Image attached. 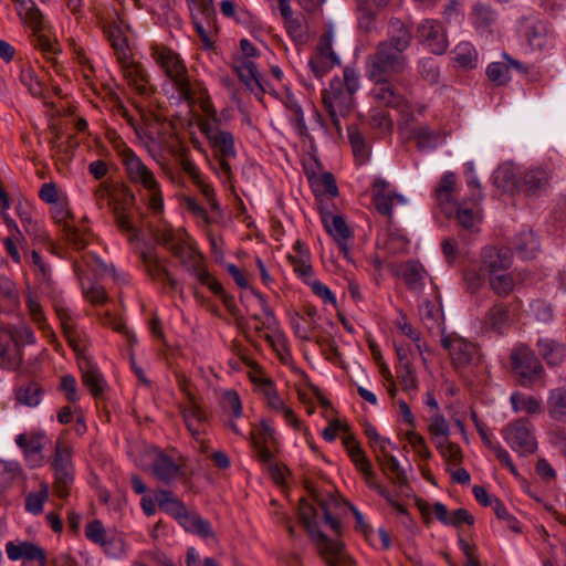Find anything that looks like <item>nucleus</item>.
Returning <instances> with one entry per match:
<instances>
[{"mask_svg": "<svg viewBox=\"0 0 566 566\" xmlns=\"http://www.w3.org/2000/svg\"><path fill=\"white\" fill-rule=\"evenodd\" d=\"M300 515L304 527L317 541V549L327 566H355V562L345 553L342 543L328 538L318 528V520L322 516L324 523L336 535L340 534V522L331 513L325 502H319L317 506H314L302 499Z\"/></svg>", "mask_w": 566, "mask_h": 566, "instance_id": "obj_1", "label": "nucleus"}, {"mask_svg": "<svg viewBox=\"0 0 566 566\" xmlns=\"http://www.w3.org/2000/svg\"><path fill=\"white\" fill-rule=\"evenodd\" d=\"M151 57L165 72L166 76L171 81L179 97L188 104L200 103L206 114L213 112V105L208 95V91L201 83L192 84L188 76V70L180 56L171 49L153 44L150 46Z\"/></svg>", "mask_w": 566, "mask_h": 566, "instance_id": "obj_2", "label": "nucleus"}, {"mask_svg": "<svg viewBox=\"0 0 566 566\" xmlns=\"http://www.w3.org/2000/svg\"><path fill=\"white\" fill-rule=\"evenodd\" d=\"M360 87L359 74L352 67L344 69V78L334 77L327 88L322 91V102L328 114L335 134L342 136L339 117H346L355 106L354 95Z\"/></svg>", "mask_w": 566, "mask_h": 566, "instance_id": "obj_3", "label": "nucleus"}, {"mask_svg": "<svg viewBox=\"0 0 566 566\" xmlns=\"http://www.w3.org/2000/svg\"><path fill=\"white\" fill-rule=\"evenodd\" d=\"M115 150L120 158L129 181L143 187L149 195V207L155 212L164 208V198L155 174L123 140L115 143Z\"/></svg>", "mask_w": 566, "mask_h": 566, "instance_id": "obj_4", "label": "nucleus"}, {"mask_svg": "<svg viewBox=\"0 0 566 566\" xmlns=\"http://www.w3.org/2000/svg\"><path fill=\"white\" fill-rule=\"evenodd\" d=\"M207 115L213 117V123L208 122L202 125V132L207 136L213 154L210 166L224 182H230L234 176L233 165L237 160L233 135L229 130L219 128L214 109Z\"/></svg>", "mask_w": 566, "mask_h": 566, "instance_id": "obj_5", "label": "nucleus"}, {"mask_svg": "<svg viewBox=\"0 0 566 566\" xmlns=\"http://www.w3.org/2000/svg\"><path fill=\"white\" fill-rule=\"evenodd\" d=\"M17 11L24 25L31 29V42L39 49L44 56L51 57L61 52L56 39L49 35L50 24L44 18L42 11L33 0H17Z\"/></svg>", "mask_w": 566, "mask_h": 566, "instance_id": "obj_6", "label": "nucleus"}, {"mask_svg": "<svg viewBox=\"0 0 566 566\" xmlns=\"http://www.w3.org/2000/svg\"><path fill=\"white\" fill-rule=\"evenodd\" d=\"M407 66V59L400 50H395L390 44L378 43L375 52L366 62V74L373 82L389 80Z\"/></svg>", "mask_w": 566, "mask_h": 566, "instance_id": "obj_7", "label": "nucleus"}, {"mask_svg": "<svg viewBox=\"0 0 566 566\" xmlns=\"http://www.w3.org/2000/svg\"><path fill=\"white\" fill-rule=\"evenodd\" d=\"M73 449L71 444L63 439H57L54 448L52 468L54 471V491L61 499L70 494V489L74 481V465L72 461Z\"/></svg>", "mask_w": 566, "mask_h": 566, "instance_id": "obj_8", "label": "nucleus"}, {"mask_svg": "<svg viewBox=\"0 0 566 566\" xmlns=\"http://www.w3.org/2000/svg\"><path fill=\"white\" fill-rule=\"evenodd\" d=\"M534 427L528 419L521 418L507 423L502 434L505 442L517 454L525 457L532 454L537 449V441L534 436Z\"/></svg>", "mask_w": 566, "mask_h": 566, "instance_id": "obj_9", "label": "nucleus"}, {"mask_svg": "<svg viewBox=\"0 0 566 566\" xmlns=\"http://www.w3.org/2000/svg\"><path fill=\"white\" fill-rule=\"evenodd\" d=\"M511 360L523 386L541 379L544 374V368L535 353L525 345H520L513 350Z\"/></svg>", "mask_w": 566, "mask_h": 566, "instance_id": "obj_10", "label": "nucleus"}, {"mask_svg": "<svg viewBox=\"0 0 566 566\" xmlns=\"http://www.w3.org/2000/svg\"><path fill=\"white\" fill-rule=\"evenodd\" d=\"M139 258L144 271L153 282L160 284L166 292L177 291L179 286L178 281L171 275L166 262L158 256L155 249L142 250Z\"/></svg>", "mask_w": 566, "mask_h": 566, "instance_id": "obj_11", "label": "nucleus"}, {"mask_svg": "<svg viewBox=\"0 0 566 566\" xmlns=\"http://www.w3.org/2000/svg\"><path fill=\"white\" fill-rule=\"evenodd\" d=\"M441 345L449 352L452 365L457 369L476 364L480 354L475 344L457 335H444L441 338Z\"/></svg>", "mask_w": 566, "mask_h": 566, "instance_id": "obj_12", "label": "nucleus"}, {"mask_svg": "<svg viewBox=\"0 0 566 566\" xmlns=\"http://www.w3.org/2000/svg\"><path fill=\"white\" fill-rule=\"evenodd\" d=\"M340 63L339 57L333 50L332 35L324 33L319 36L314 54L311 56L308 66L317 78L324 77L335 65Z\"/></svg>", "mask_w": 566, "mask_h": 566, "instance_id": "obj_13", "label": "nucleus"}, {"mask_svg": "<svg viewBox=\"0 0 566 566\" xmlns=\"http://www.w3.org/2000/svg\"><path fill=\"white\" fill-rule=\"evenodd\" d=\"M150 471L156 480L166 485L181 481L186 475L184 465L163 451L155 454Z\"/></svg>", "mask_w": 566, "mask_h": 566, "instance_id": "obj_14", "label": "nucleus"}, {"mask_svg": "<svg viewBox=\"0 0 566 566\" xmlns=\"http://www.w3.org/2000/svg\"><path fill=\"white\" fill-rule=\"evenodd\" d=\"M182 417L186 427L196 442L199 443L201 452H207V442L202 439L208 421V415L196 400H191L182 408Z\"/></svg>", "mask_w": 566, "mask_h": 566, "instance_id": "obj_15", "label": "nucleus"}, {"mask_svg": "<svg viewBox=\"0 0 566 566\" xmlns=\"http://www.w3.org/2000/svg\"><path fill=\"white\" fill-rule=\"evenodd\" d=\"M418 38L434 54L447 51L448 40L443 27L436 20H424L418 27Z\"/></svg>", "mask_w": 566, "mask_h": 566, "instance_id": "obj_16", "label": "nucleus"}, {"mask_svg": "<svg viewBox=\"0 0 566 566\" xmlns=\"http://www.w3.org/2000/svg\"><path fill=\"white\" fill-rule=\"evenodd\" d=\"M6 553L12 562L23 559L24 562H36L39 566H48L45 551L41 546L28 541L7 542Z\"/></svg>", "mask_w": 566, "mask_h": 566, "instance_id": "obj_17", "label": "nucleus"}, {"mask_svg": "<svg viewBox=\"0 0 566 566\" xmlns=\"http://www.w3.org/2000/svg\"><path fill=\"white\" fill-rule=\"evenodd\" d=\"M549 179V171L545 168L527 169L518 177L517 190L528 196H541L546 192Z\"/></svg>", "mask_w": 566, "mask_h": 566, "instance_id": "obj_18", "label": "nucleus"}, {"mask_svg": "<svg viewBox=\"0 0 566 566\" xmlns=\"http://www.w3.org/2000/svg\"><path fill=\"white\" fill-rule=\"evenodd\" d=\"M512 249L488 247L482 252L481 270L490 274L506 271L512 265Z\"/></svg>", "mask_w": 566, "mask_h": 566, "instance_id": "obj_19", "label": "nucleus"}, {"mask_svg": "<svg viewBox=\"0 0 566 566\" xmlns=\"http://www.w3.org/2000/svg\"><path fill=\"white\" fill-rule=\"evenodd\" d=\"M384 444L381 450H376V460L380 470L387 479L399 486H403L408 483V478L405 469L400 465L398 459L389 453Z\"/></svg>", "mask_w": 566, "mask_h": 566, "instance_id": "obj_20", "label": "nucleus"}, {"mask_svg": "<svg viewBox=\"0 0 566 566\" xmlns=\"http://www.w3.org/2000/svg\"><path fill=\"white\" fill-rule=\"evenodd\" d=\"M457 193V176L454 172L448 171L442 175L438 187L434 190V196L438 205L442 209V211L450 216L455 205L458 203L454 200V196Z\"/></svg>", "mask_w": 566, "mask_h": 566, "instance_id": "obj_21", "label": "nucleus"}, {"mask_svg": "<svg viewBox=\"0 0 566 566\" xmlns=\"http://www.w3.org/2000/svg\"><path fill=\"white\" fill-rule=\"evenodd\" d=\"M511 69H515L520 73L527 72V70L523 66L522 63L504 53L503 61L493 62L489 64L486 69V75L492 83H494L497 86H503L506 85L511 80Z\"/></svg>", "mask_w": 566, "mask_h": 566, "instance_id": "obj_22", "label": "nucleus"}, {"mask_svg": "<svg viewBox=\"0 0 566 566\" xmlns=\"http://www.w3.org/2000/svg\"><path fill=\"white\" fill-rule=\"evenodd\" d=\"M172 255L177 258L196 279H205L203 272L206 268L202 264V255L196 250L191 239L182 247H179Z\"/></svg>", "mask_w": 566, "mask_h": 566, "instance_id": "obj_23", "label": "nucleus"}, {"mask_svg": "<svg viewBox=\"0 0 566 566\" xmlns=\"http://www.w3.org/2000/svg\"><path fill=\"white\" fill-rule=\"evenodd\" d=\"M172 255L177 258L196 279H205L203 272L206 268L202 264V255L196 250L191 239L182 247H179Z\"/></svg>", "mask_w": 566, "mask_h": 566, "instance_id": "obj_24", "label": "nucleus"}, {"mask_svg": "<svg viewBox=\"0 0 566 566\" xmlns=\"http://www.w3.org/2000/svg\"><path fill=\"white\" fill-rule=\"evenodd\" d=\"M44 440L45 436L43 433L19 434L15 438V443L23 450L27 461L32 467H38L42 463L41 451L44 447Z\"/></svg>", "mask_w": 566, "mask_h": 566, "instance_id": "obj_25", "label": "nucleus"}, {"mask_svg": "<svg viewBox=\"0 0 566 566\" xmlns=\"http://www.w3.org/2000/svg\"><path fill=\"white\" fill-rule=\"evenodd\" d=\"M538 355L548 366L556 367L566 358V347L563 343L548 337H541L536 342Z\"/></svg>", "mask_w": 566, "mask_h": 566, "instance_id": "obj_26", "label": "nucleus"}, {"mask_svg": "<svg viewBox=\"0 0 566 566\" xmlns=\"http://www.w3.org/2000/svg\"><path fill=\"white\" fill-rule=\"evenodd\" d=\"M374 83L375 87L371 90V96L379 106L398 108L403 105V96L396 91L388 80Z\"/></svg>", "mask_w": 566, "mask_h": 566, "instance_id": "obj_27", "label": "nucleus"}, {"mask_svg": "<svg viewBox=\"0 0 566 566\" xmlns=\"http://www.w3.org/2000/svg\"><path fill=\"white\" fill-rule=\"evenodd\" d=\"M523 33L528 45L534 50H541L547 44V24L535 18H526L523 21Z\"/></svg>", "mask_w": 566, "mask_h": 566, "instance_id": "obj_28", "label": "nucleus"}, {"mask_svg": "<svg viewBox=\"0 0 566 566\" xmlns=\"http://www.w3.org/2000/svg\"><path fill=\"white\" fill-rule=\"evenodd\" d=\"M18 345L13 343L12 335L0 328V368L17 369L20 366Z\"/></svg>", "mask_w": 566, "mask_h": 566, "instance_id": "obj_29", "label": "nucleus"}, {"mask_svg": "<svg viewBox=\"0 0 566 566\" xmlns=\"http://www.w3.org/2000/svg\"><path fill=\"white\" fill-rule=\"evenodd\" d=\"M155 240L172 254L179 247H182L188 240L189 234L181 228H172L171 226H164L158 228L154 233Z\"/></svg>", "mask_w": 566, "mask_h": 566, "instance_id": "obj_30", "label": "nucleus"}, {"mask_svg": "<svg viewBox=\"0 0 566 566\" xmlns=\"http://www.w3.org/2000/svg\"><path fill=\"white\" fill-rule=\"evenodd\" d=\"M483 324L486 329L503 334L510 324V312L506 304L496 302L486 312Z\"/></svg>", "mask_w": 566, "mask_h": 566, "instance_id": "obj_31", "label": "nucleus"}, {"mask_svg": "<svg viewBox=\"0 0 566 566\" xmlns=\"http://www.w3.org/2000/svg\"><path fill=\"white\" fill-rule=\"evenodd\" d=\"M546 410L553 421L566 424V387H557L548 391Z\"/></svg>", "mask_w": 566, "mask_h": 566, "instance_id": "obj_32", "label": "nucleus"}, {"mask_svg": "<svg viewBox=\"0 0 566 566\" xmlns=\"http://www.w3.org/2000/svg\"><path fill=\"white\" fill-rule=\"evenodd\" d=\"M411 42V33L409 29L399 19H391L388 30V40L380 43L390 44L395 50L405 51L409 48Z\"/></svg>", "mask_w": 566, "mask_h": 566, "instance_id": "obj_33", "label": "nucleus"}, {"mask_svg": "<svg viewBox=\"0 0 566 566\" xmlns=\"http://www.w3.org/2000/svg\"><path fill=\"white\" fill-rule=\"evenodd\" d=\"M82 380L85 387L91 391L94 398H99L104 394L106 381L99 369L91 361L86 360L81 365Z\"/></svg>", "mask_w": 566, "mask_h": 566, "instance_id": "obj_34", "label": "nucleus"}, {"mask_svg": "<svg viewBox=\"0 0 566 566\" xmlns=\"http://www.w3.org/2000/svg\"><path fill=\"white\" fill-rule=\"evenodd\" d=\"M513 249L518 258L527 260L535 256L539 249V242L532 230H525L514 239Z\"/></svg>", "mask_w": 566, "mask_h": 566, "instance_id": "obj_35", "label": "nucleus"}, {"mask_svg": "<svg viewBox=\"0 0 566 566\" xmlns=\"http://www.w3.org/2000/svg\"><path fill=\"white\" fill-rule=\"evenodd\" d=\"M476 206L471 200H462L454 207L455 218L459 224L469 231H473L476 222L479 221V211Z\"/></svg>", "mask_w": 566, "mask_h": 566, "instance_id": "obj_36", "label": "nucleus"}, {"mask_svg": "<svg viewBox=\"0 0 566 566\" xmlns=\"http://www.w3.org/2000/svg\"><path fill=\"white\" fill-rule=\"evenodd\" d=\"M397 274L403 279L410 289H417L423 283L424 269L417 261H407L397 269Z\"/></svg>", "mask_w": 566, "mask_h": 566, "instance_id": "obj_37", "label": "nucleus"}, {"mask_svg": "<svg viewBox=\"0 0 566 566\" xmlns=\"http://www.w3.org/2000/svg\"><path fill=\"white\" fill-rule=\"evenodd\" d=\"M322 221L327 232L337 241H345L352 237V231L342 216L323 213Z\"/></svg>", "mask_w": 566, "mask_h": 566, "instance_id": "obj_38", "label": "nucleus"}, {"mask_svg": "<svg viewBox=\"0 0 566 566\" xmlns=\"http://www.w3.org/2000/svg\"><path fill=\"white\" fill-rule=\"evenodd\" d=\"M42 387L35 382L30 381L21 385L15 391V398L18 402L25 405L28 407H36L43 397Z\"/></svg>", "mask_w": 566, "mask_h": 566, "instance_id": "obj_39", "label": "nucleus"}, {"mask_svg": "<svg viewBox=\"0 0 566 566\" xmlns=\"http://www.w3.org/2000/svg\"><path fill=\"white\" fill-rule=\"evenodd\" d=\"M411 136L417 142L420 150L434 149L441 143V135L437 130H431L427 126L416 127L411 130Z\"/></svg>", "mask_w": 566, "mask_h": 566, "instance_id": "obj_40", "label": "nucleus"}, {"mask_svg": "<svg viewBox=\"0 0 566 566\" xmlns=\"http://www.w3.org/2000/svg\"><path fill=\"white\" fill-rule=\"evenodd\" d=\"M359 457L360 460L356 462L355 465L363 473L367 485L370 489L375 490L380 496L385 497L387 501L390 502L391 500L388 490L376 481V474L371 468V462L369 461V459L367 457Z\"/></svg>", "mask_w": 566, "mask_h": 566, "instance_id": "obj_41", "label": "nucleus"}, {"mask_svg": "<svg viewBox=\"0 0 566 566\" xmlns=\"http://www.w3.org/2000/svg\"><path fill=\"white\" fill-rule=\"evenodd\" d=\"M67 242L77 251L84 250L90 241L91 232L87 227L66 224L63 228Z\"/></svg>", "mask_w": 566, "mask_h": 566, "instance_id": "obj_42", "label": "nucleus"}, {"mask_svg": "<svg viewBox=\"0 0 566 566\" xmlns=\"http://www.w3.org/2000/svg\"><path fill=\"white\" fill-rule=\"evenodd\" d=\"M471 21L480 31H486L495 21V12L486 4L476 3L472 8Z\"/></svg>", "mask_w": 566, "mask_h": 566, "instance_id": "obj_43", "label": "nucleus"}, {"mask_svg": "<svg viewBox=\"0 0 566 566\" xmlns=\"http://www.w3.org/2000/svg\"><path fill=\"white\" fill-rule=\"evenodd\" d=\"M419 314L422 323L428 329L439 328L443 318L442 310L430 301L419 305Z\"/></svg>", "mask_w": 566, "mask_h": 566, "instance_id": "obj_44", "label": "nucleus"}, {"mask_svg": "<svg viewBox=\"0 0 566 566\" xmlns=\"http://www.w3.org/2000/svg\"><path fill=\"white\" fill-rule=\"evenodd\" d=\"M453 54V60L459 66L464 69H473L476 66L478 53L471 43H459L455 46Z\"/></svg>", "mask_w": 566, "mask_h": 566, "instance_id": "obj_45", "label": "nucleus"}, {"mask_svg": "<svg viewBox=\"0 0 566 566\" xmlns=\"http://www.w3.org/2000/svg\"><path fill=\"white\" fill-rule=\"evenodd\" d=\"M235 72L241 82H243L248 87L253 90L252 85H256L262 90L261 85V76L256 70V65L254 62L250 60H243L235 66Z\"/></svg>", "mask_w": 566, "mask_h": 566, "instance_id": "obj_46", "label": "nucleus"}, {"mask_svg": "<svg viewBox=\"0 0 566 566\" xmlns=\"http://www.w3.org/2000/svg\"><path fill=\"white\" fill-rule=\"evenodd\" d=\"M491 290L500 297L507 296L514 290V279L511 274L496 272L489 275Z\"/></svg>", "mask_w": 566, "mask_h": 566, "instance_id": "obj_47", "label": "nucleus"}, {"mask_svg": "<svg viewBox=\"0 0 566 566\" xmlns=\"http://www.w3.org/2000/svg\"><path fill=\"white\" fill-rule=\"evenodd\" d=\"M512 408L515 412L524 411L528 415L541 412V400L533 396H525L521 394H513L510 398Z\"/></svg>", "mask_w": 566, "mask_h": 566, "instance_id": "obj_48", "label": "nucleus"}, {"mask_svg": "<svg viewBox=\"0 0 566 566\" xmlns=\"http://www.w3.org/2000/svg\"><path fill=\"white\" fill-rule=\"evenodd\" d=\"M347 135L353 148L354 156L357 160H359L360 164L365 163L368 158V149L363 134L356 126L349 125L347 127Z\"/></svg>", "mask_w": 566, "mask_h": 566, "instance_id": "obj_49", "label": "nucleus"}, {"mask_svg": "<svg viewBox=\"0 0 566 566\" xmlns=\"http://www.w3.org/2000/svg\"><path fill=\"white\" fill-rule=\"evenodd\" d=\"M373 202L377 209V211L386 216L388 218V221H392V206L394 205H405L406 199L401 195H386L380 197L373 198Z\"/></svg>", "mask_w": 566, "mask_h": 566, "instance_id": "obj_50", "label": "nucleus"}, {"mask_svg": "<svg viewBox=\"0 0 566 566\" xmlns=\"http://www.w3.org/2000/svg\"><path fill=\"white\" fill-rule=\"evenodd\" d=\"M49 496V486L45 483L41 484L40 491L32 492L25 497V510L34 515L43 511V504Z\"/></svg>", "mask_w": 566, "mask_h": 566, "instance_id": "obj_51", "label": "nucleus"}, {"mask_svg": "<svg viewBox=\"0 0 566 566\" xmlns=\"http://www.w3.org/2000/svg\"><path fill=\"white\" fill-rule=\"evenodd\" d=\"M107 33H108V41H109L112 48L115 50L117 60L120 63H126V60H127L126 38L122 34V31L117 27H109Z\"/></svg>", "mask_w": 566, "mask_h": 566, "instance_id": "obj_52", "label": "nucleus"}, {"mask_svg": "<svg viewBox=\"0 0 566 566\" xmlns=\"http://www.w3.org/2000/svg\"><path fill=\"white\" fill-rule=\"evenodd\" d=\"M285 106L289 111L290 122L298 129L300 134L303 135L307 127L305 124L304 113L301 105L294 97H289Z\"/></svg>", "mask_w": 566, "mask_h": 566, "instance_id": "obj_53", "label": "nucleus"}, {"mask_svg": "<svg viewBox=\"0 0 566 566\" xmlns=\"http://www.w3.org/2000/svg\"><path fill=\"white\" fill-rule=\"evenodd\" d=\"M185 527L203 538L214 536L211 524L197 515L186 516Z\"/></svg>", "mask_w": 566, "mask_h": 566, "instance_id": "obj_54", "label": "nucleus"}, {"mask_svg": "<svg viewBox=\"0 0 566 566\" xmlns=\"http://www.w3.org/2000/svg\"><path fill=\"white\" fill-rule=\"evenodd\" d=\"M19 80L24 85L31 95L33 96H41L43 93L42 84L38 80L36 74L34 70L30 66L22 67Z\"/></svg>", "mask_w": 566, "mask_h": 566, "instance_id": "obj_55", "label": "nucleus"}, {"mask_svg": "<svg viewBox=\"0 0 566 566\" xmlns=\"http://www.w3.org/2000/svg\"><path fill=\"white\" fill-rule=\"evenodd\" d=\"M101 546L104 553L112 558H120L126 552L125 541L118 535H108Z\"/></svg>", "mask_w": 566, "mask_h": 566, "instance_id": "obj_56", "label": "nucleus"}, {"mask_svg": "<svg viewBox=\"0 0 566 566\" xmlns=\"http://www.w3.org/2000/svg\"><path fill=\"white\" fill-rule=\"evenodd\" d=\"M484 272L481 268L476 269L474 266L467 268L463 271V281L471 293L478 292L483 286L485 282Z\"/></svg>", "mask_w": 566, "mask_h": 566, "instance_id": "obj_57", "label": "nucleus"}, {"mask_svg": "<svg viewBox=\"0 0 566 566\" xmlns=\"http://www.w3.org/2000/svg\"><path fill=\"white\" fill-rule=\"evenodd\" d=\"M115 221L118 229L127 234L130 242L139 241L140 231L133 224L129 217L122 211H115Z\"/></svg>", "mask_w": 566, "mask_h": 566, "instance_id": "obj_58", "label": "nucleus"}, {"mask_svg": "<svg viewBox=\"0 0 566 566\" xmlns=\"http://www.w3.org/2000/svg\"><path fill=\"white\" fill-rule=\"evenodd\" d=\"M290 263L293 265L294 272L307 284L312 281L313 268L308 262V256H287Z\"/></svg>", "mask_w": 566, "mask_h": 566, "instance_id": "obj_59", "label": "nucleus"}, {"mask_svg": "<svg viewBox=\"0 0 566 566\" xmlns=\"http://www.w3.org/2000/svg\"><path fill=\"white\" fill-rule=\"evenodd\" d=\"M397 377L400 380L403 390H415L418 387L417 377L411 364L397 365Z\"/></svg>", "mask_w": 566, "mask_h": 566, "instance_id": "obj_60", "label": "nucleus"}, {"mask_svg": "<svg viewBox=\"0 0 566 566\" xmlns=\"http://www.w3.org/2000/svg\"><path fill=\"white\" fill-rule=\"evenodd\" d=\"M495 182L499 187H503L504 189H516L518 178H516L514 170L510 166L500 167L494 175Z\"/></svg>", "mask_w": 566, "mask_h": 566, "instance_id": "obj_61", "label": "nucleus"}, {"mask_svg": "<svg viewBox=\"0 0 566 566\" xmlns=\"http://www.w3.org/2000/svg\"><path fill=\"white\" fill-rule=\"evenodd\" d=\"M343 432V444L347 450V453L354 463L360 460V457H366L364 450L360 448L359 443L356 441L355 436L348 430H340Z\"/></svg>", "mask_w": 566, "mask_h": 566, "instance_id": "obj_62", "label": "nucleus"}, {"mask_svg": "<svg viewBox=\"0 0 566 566\" xmlns=\"http://www.w3.org/2000/svg\"><path fill=\"white\" fill-rule=\"evenodd\" d=\"M192 182L197 187V189L200 191L202 197L207 200L211 210L219 211L220 206H219L218 200L216 199V192H214L213 187L209 182H207L202 176H200L198 179H195Z\"/></svg>", "mask_w": 566, "mask_h": 566, "instance_id": "obj_63", "label": "nucleus"}, {"mask_svg": "<svg viewBox=\"0 0 566 566\" xmlns=\"http://www.w3.org/2000/svg\"><path fill=\"white\" fill-rule=\"evenodd\" d=\"M285 29L297 46L304 45L307 42V33L297 19L292 18L286 20Z\"/></svg>", "mask_w": 566, "mask_h": 566, "instance_id": "obj_64", "label": "nucleus"}]
</instances>
